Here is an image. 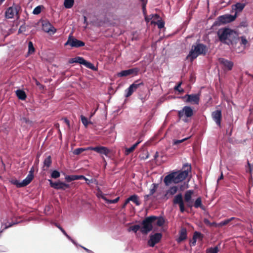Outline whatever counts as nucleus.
Here are the masks:
<instances>
[{
	"instance_id": "f3484780",
	"label": "nucleus",
	"mask_w": 253,
	"mask_h": 253,
	"mask_svg": "<svg viewBox=\"0 0 253 253\" xmlns=\"http://www.w3.org/2000/svg\"><path fill=\"white\" fill-rule=\"evenodd\" d=\"M212 119L215 122L218 126H220L221 120L222 117L221 111L219 110H217L213 111L211 114Z\"/></svg>"
},
{
	"instance_id": "f257e3e1",
	"label": "nucleus",
	"mask_w": 253,
	"mask_h": 253,
	"mask_svg": "<svg viewBox=\"0 0 253 253\" xmlns=\"http://www.w3.org/2000/svg\"><path fill=\"white\" fill-rule=\"evenodd\" d=\"M193 193L194 191L192 190L186 191L184 193V201L183 199V197L181 193L178 194L174 196L173 200V203L174 205H178L181 212L183 213L186 210L184 206V201L186 203V207L190 208H192L193 207V199H192Z\"/></svg>"
},
{
	"instance_id": "f03ea898",
	"label": "nucleus",
	"mask_w": 253,
	"mask_h": 253,
	"mask_svg": "<svg viewBox=\"0 0 253 253\" xmlns=\"http://www.w3.org/2000/svg\"><path fill=\"white\" fill-rule=\"evenodd\" d=\"M217 35L221 42L228 45L236 43L238 39L236 32L229 28L219 29L217 32Z\"/></svg>"
},
{
	"instance_id": "0e129e2a",
	"label": "nucleus",
	"mask_w": 253,
	"mask_h": 253,
	"mask_svg": "<svg viewBox=\"0 0 253 253\" xmlns=\"http://www.w3.org/2000/svg\"><path fill=\"white\" fill-rule=\"evenodd\" d=\"M152 196V195H150V194H148V195H145V196H144V199H145L146 201L148 200V199L149 197L150 196Z\"/></svg>"
},
{
	"instance_id": "3c124183",
	"label": "nucleus",
	"mask_w": 253,
	"mask_h": 253,
	"mask_svg": "<svg viewBox=\"0 0 253 253\" xmlns=\"http://www.w3.org/2000/svg\"><path fill=\"white\" fill-rule=\"evenodd\" d=\"M21 121L22 123H25L26 124H31L30 121L28 118H27L26 117H22L21 119Z\"/></svg>"
},
{
	"instance_id": "7c9ffc66",
	"label": "nucleus",
	"mask_w": 253,
	"mask_h": 253,
	"mask_svg": "<svg viewBox=\"0 0 253 253\" xmlns=\"http://www.w3.org/2000/svg\"><path fill=\"white\" fill-rule=\"evenodd\" d=\"M74 3V0H65L64 5L66 8H71L73 6Z\"/></svg>"
},
{
	"instance_id": "c85d7f7f",
	"label": "nucleus",
	"mask_w": 253,
	"mask_h": 253,
	"mask_svg": "<svg viewBox=\"0 0 253 253\" xmlns=\"http://www.w3.org/2000/svg\"><path fill=\"white\" fill-rule=\"evenodd\" d=\"M129 201H132L137 206H139L140 205V202L138 200V198L137 195H133L130 196L128 198Z\"/></svg>"
},
{
	"instance_id": "393cba45",
	"label": "nucleus",
	"mask_w": 253,
	"mask_h": 253,
	"mask_svg": "<svg viewBox=\"0 0 253 253\" xmlns=\"http://www.w3.org/2000/svg\"><path fill=\"white\" fill-rule=\"evenodd\" d=\"M177 187L176 186L170 187L166 192V193L165 195V197L167 198V199H169V195H173L177 192Z\"/></svg>"
},
{
	"instance_id": "f704fd0d",
	"label": "nucleus",
	"mask_w": 253,
	"mask_h": 253,
	"mask_svg": "<svg viewBox=\"0 0 253 253\" xmlns=\"http://www.w3.org/2000/svg\"><path fill=\"white\" fill-rule=\"evenodd\" d=\"M51 162H52L51 157L49 156L44 159L43 162L44 165L46 166L47 168H49L51 165Z\"/></svg>"
},
{
	"instance_id": "49530a36",
	"label": "nucleus",
	"mask_w": 253,
	"mask_h": 253,
	"mask_svg": "<svg viewBox=\"0 0 253 253\" xmlns=\"http://www.w3.org/2000/svg\"><path fill=\"white\" fill-rule=\"evenodd\" d=\"M41 9H42V6L39 5L34 9L33 13L35 15L39 14L41 13Z\"/></svg>"
},
{
	"instance_id": "423d86ee",
	"label": "nucleus",
	"mask_w": 253,
	"mask_h": 253,
	"mask_svg": "<svg viewBox=\"0 0 253 253\" xmlns=\"http://www.w3.org/2000/svg\"><path fill=\"white\" fill-rule=\"evenodd\" d=\"M184 167H187V169L180 172H175V183H178L184 180L188 176V172L191 170V165L188 164H185Z\"/></svg>"
},
{
	"instance_id": "e433bc0d",
	"label": "nucleus",
	"mask_w": 253,
	"mask_h": 253,
	"mask_svg": "<svg viewBox=\"0 0 253 253\" xmlns=\"http://www.w3.org/2000/svg\"><path fill=\"white\" fill-rule=\"evenodd\" d=\"M35 48L34 47L33 42H28V53L32 54L35 52Z\"/></svg>"
},
{
	"instance_id": "aec40b11",
	"label": "nucleus",
	"mask_w": 253,
	"mask_h": 253,
	"mask_svg": "<svg viewBox=\"0 0 253 253\" xmlns=\"http://www.w3.org/2000/svg\"><path fill=\"white\" fill-rule=\"evenodd\" d=\"M51 224L54 225L56 227H57L62 233L63 234L70 240L75 245L78 246V244L76 242L73 240L69 235L67 234L65 230L58 224L55 222H51Z\"/></svg>"
},
{
	"instance_id": "4468645a",
	"label": "nucleus",
	"mask_w": 253,
	"mask_h": 253,
	"mask_svg": "<svg viewBox=\"0 0 253 253\" xmlns=\"http://www.w3.org/2000/svg\"><path fill=\"white\" fill-rule=\"evenodd\" d=\"M183 98H186V102L193 104H198L200 101L199 94H186Z\"/></svg>"
},
{
	"instance_id": "412c9836",
	"label": "nucleus",
	"mask_w": 253,
	"mask_h": 253,
	"mask_svg": "<svg viewBox=\"0 0 253 253\" xmlns=\"http://www.w3.org/2000/svg\"><path fill=\"white\" fill-rule=\"evenodd\" d=\"M219 61L228 70H231L232 69L233 66V63L232 61L222 58H219Z\"/></svg>"
},
{
	"instance_id": "ea45409f",
	"label": "nucleus",
	"mask_w": 253,
	"mask_h": 253,
	"mask_svg": "<svg viewBox=\"0 0 253 253\" xmlns=\"http://www.w3.org/2000/svg\"><path fill=\"white\" fill-rule=\"evenodd\" d=\"M218 252V247L210 248L207 250L206 253H217Z\"/></svg>"
},
{
	"instance_id": "cd10ccee",
	"label": "nucleus",
	"mask_w": 253,
	"mask_h": 253,
	"mask_svg": "<svg viewBox=\"0 0 253 253\" xmlns=\"http://www.w3.org/2000/svg\"><path fill=\"white\" fill-rule=\"evenodd\" d=\"M101 198L103 200H104L106 202V203H107L108 204H115V203H117L120 199V197H118L117 198H116V199H115L114 200H109L105 197V195H102Z\"/></svg>"
},
{
	"instance_id": "4c0bfd02",
	"label": "nucleus",
	"mask_w": 253,
	"mask_h": 253,
	"mask_svg": "<svg viewBox=\"0 0 253 253\" xmlns=\"http://www.w3.org/2000/svg\"><path fill=\"white\" fill-rule=\"evenodd\" d=\"M84 65L86 67L92 69L93 70H96V68L95 67L93 64L91 63L90 62H87L86 60H85Z\"/></svg>"
},
{
	"instance_id": "774afa93",
	"label": "nucleus",
	"mask_w": 253,
	"mask_h": 253,
	"mask_svg": "<svg viewBox=\"0 0 253 253\" xmlns=\"http://www.w3.org/2000/svg\"><path fill=\"white\" fill-rule=\"evenodd\" d=\"M222 178H223V174H222V172H221L220 176L219 177V178H218V179H217V182H218L219 180H220L222 179Z\"/></svg>"
},
{
	"instance_id": "864d4df0",
	"label": "nucleus",
	"mask_w": 253,
	"mask_h": 253,
	"mask_svg": "<svg viewBox=\"0 0 253 253\" xmlns=\"http://www.w3.org/2000/svg\"><path fill=\"white\" fill-rule=\"evenodd\" d=\"M247 165L249 168V171L250 173H253V163L251 164L249 162H248Z\"/></svg>"
},
{
	"instance_id": "20e7f679",
	"label": "nucleus",
	"mask_w": 253,
	"mask_h": 253,
	"mask_svg": "<svg viewBox=\"0 0 253 253\" xmlns=\"http://www.w3.org/2000/svg\"><path fill=\"white\" fill-rule=\"evenodd\" d=\"M34 168L32 167L29 171V173L26 177L22 181L15 179L13 180L12 183L15 185L17 187H22L28 185L33 180L34 178Z\"/></svg>"
},
{
	"instance_id": "09e8293b",
	"label": "nucleus",
	"mask_w": 253,
	"mask_h": 253,
	"mask_svg": "<svg viewBox=\"0 0 253 253\" xmlns=\"http://www.w3.org/2000/svg\"><path fill=\"white\" fill-rule=\"evenodd\" d=\"M52 209V206L51 205H47L45 206L44 208V212L46 214L49 215L51 213V210Z\"/></svg>"
},
{
	"instance_id": "c03bdc74",
	"label": "nucleus",
	"mask_w": 253,
	"mask_h": 253,
	"mask_svg": "<svg viewBox=\"0 0 253 253\" xmlns=\"http://www.w3.org/2000/svg\"><path fill=\"white\" fill-rule=\"evenodd\" d=\"M234 218V217H231L230 218L222 221L220 223H219L218 225L219 226L225 225L227 224L228 223H229Z\"/></svg>"
},
{
	"instance_id": "69168bd1",
	"label": "nucleus",
	"mask_w": 253,
	"mask_h": 253,
	"mask_svg": "<svg viewBox=\"0 0 253 253\" xmlns=\"http://www.w3.org/2000/svg\"><path fill=\"white\" fill-rule=\"evenodd\" d=\"M141 142V140H139L137 142H136L134 144H133V145L136 148L138 145V144Z\"/></svg>"
},
{
	"instance_id": "0eeeda50",
	"label": "nucleus",
	"mask_w": 253,
	"mask_h": 253,
	"mask_svg": "<svg viewBox=\"0 0 253 253\" xmlns=\"http://www.w3.org/2000/svg\"><path fill=\"white\" fill-rule=\"evenodd\" d=\"M69 45L72 47L78 48L83 46L85 45V43L82 41L79 40L74 38L72 34H70L68 37L67 41L65 43V45Z\"/></svg>"
},
{
	"instance_id": "2f4dec72",
	"label": "nucleus",
	"mask_w": 253,
	"mask_h": 253,
	"mask_svg": "<svg viewBox=\"0 0 253 253\" xmlns=\"http://www.w3.org/2000/svg\"><path fill=\"white\" fill-rule=\"evenodd\" d=\"M245 6H246V3L238 2V3H237L235 5V9L237 11L240 12V11H242V10L244 8Z\"/></svg>"
},
{
	"instance_id": "ddd939ff",
	"label": "nucleus",
	"mask_w": 253,
	"mask_h": 253,
	"mask_svg": "<svg viewBox=\"0 0 253 253\" xmlns=\"http://www.w3.org/2000/svg\"><path fill=\"white\" fill-rule=\"evenodd\" d=\"M42 30L46 33L49 34H54L56 32V29L48 21H43L42 22Z\"/></svg>"
},
{
	"instance_id": "338daca9",
	"label": "nucleus",
	"mask_w": 253,
	"mask_h": 253,
	"mask_svg": "<svg viewBox=\"0 0 253 253\" xmlns=\"http://www.w3.org/2000/svg\"><path fill=\"white\" fill-rule=\"evenodd\" d=\"M141 142V140H139L137 142H136L134 144H133V145L136 148L138 145V144Z\"/></svg>"
},
{
	"instance_id": "2eb2a0df",
	"label": "nucleus",
	"mask_w": 253,
	"mask_h": 253,
	"mask_svg": "<svg viewBox=\"0 0 253 253\" xmlns=\"http://www.w3.org/2000/svg\"><path fill=\"white\" fill-rule=\"evenodd\" d=\"M50 186L56 189L65 190L69 188L70 185L63 182H53L51 180H48Z\"/></svg>"
},
{
	"instance_id": "680f3d73",
	"label": "nucleus",
	"mask_w": 253,
	"mask_h": 253,
	"mask_svg": "<svg viewBox=\"0 0 253 253\" xmlns=\"http://www.w3.org/2000/svg\"><path fill=\"white\" fill-rule=\"evenodd\" d=\"M63 121L67 124L68 127H70V121L67 118L63 119Z\"/></svg>"
},
{
	"instance_id": "72a5a7b5",
	"label": "nucleus",
	"mask_w": 253,
	"mask_h": 253,
	"mask_svg": "<svg viewBox=\"0 0 253 253\" xmlns=\"http://www.w3.org/2000/svg\"><path fill=\"white\" fill-rule=\"evenodd\" d=\"M86 150H90L87 149V148H77V149H75L74 151H73V154L74 155H78L80 154L83 152L86 151Z\"/></svg>"
},
{
	"instance_id": "1a4fd4ad",
	"label": "nucleus",
	"mask_w": 253,
	"mask_h": 253,
	"mask_svg": "<svg viewBox=\"0 0 253 253\" xmlns=\"http://www.w3.org/2000/svg\"><path fill=\"white\" fill-rule=\"evenodd\" d=\"M5 16L6 18L11 19L15 17L19 18L18 9L16 6H12L9 7L5 12Z\"/></svg>"
},
{
	"instance_id": "9d476101",
	"label": "nucleus",
	"mask_w": 253,
	"mask_h": 253,
	"mask_svg": "<svg viewBox=\"0 0 253 253\" xmlns=\"http://www.w3.org/2000/svg\"><path fill=\"white\" fill-rule=\"evenodd\" d=\"M193 115V111L191 107L186 106H184L182 110L178 111V116L180 118L183 117L189 118Z\"/></svg>"
},
{
	"instance_id": "a19ab883",
	"label": "nucleus",
	"mask_w": 253,
	"mask_h": 253,
	"mask_svg": "<svg viewBox=\"0 0 253 253\" xmlns=\"http://www.w3.org/2000/svg\"><path fill=\"white\" fill-rule=\"evenodd\" d=\"M81 121H82V123L83 124V125L85 126V127H87V126H88V125L89 124V123H91L90 122L88 121L87 119V118L86 117H85L84 116L82 115L81 116Z\"/></svg>"
},
{
	"instance_id": "a211bd4d",
	"label": "nucleus",
	"mask_w": 253,
	"mask_h": 253,
	"mask_svg": "<svg viewBox=\"0 0 253 253\" xmlns=\"http://www.w3.org/2000/svg\"><path fill=\"white\" fill-rule=\"evenodd\" d=\"M174 175H175V172H173L166 176L164 179V182L166 186H169L172 183H175Z\"/></svg>"
},
{
	"instance_id": "b1692460",
	"label": "nucleus",
	"mask_w": 253,
	"mask_h": 253,
	"mask_svg": "<svg viewBox=\"0 0 253 253\" xmlns=\"http://www.w3.org/2000/svg\"><path fill=\"white\" fill-rule=\"evenodd\" d=\"M155 218L153 219V224H156L158 226H162L165 222V220L161 216H151Z\"/></svg>"
},
{
	"instance_id": "c756f323",
	"label": "nucleus",
	"mask_w": 253,
	"mask_h": 253,
	"mask_svg": "<svg viewBox=\"0 0 253 253\" xmlns=\"http://www.w3.org/2000/svg\"><path fill=\"white\" fill-rule=\"evenodd\" d=\"M159 186V184L157 183H153L150 188V195H153L156 191L158 187Z\"/></svg>"
},
{
	"instance_id": "473e14b6",
	"label": "nucleus",
	"mask_w": 253,
	"mask_h": 253,
	"mask_svg": "<svg viewBox=\"0 0 253 253\" xmlns=\"http://www.w3.org/2000/svg\"><path fill=\"white\" fill-rule=\"evenodd\" d=\"M193 206L195 208H201L202 206V200L200 197L198 198L196 201H195L194 203H193Z\"/></svg>"
},
{
	"instance_id": "4be33fe9",
	"label": "nucleus",
	"mask_w": 253,
	"mask_h": 253,
	"mask_svg": "<svg viewBox=\"0 0 253 253\" xmlns=\"http://www.w3.org/2000/svg\"><path fill=\"white\" fill-rule=\"evenodd\" d=\"M203 238L202 234L197 231L194 232L192 240L190 242L191 246H195L196 245L197 239L202 240Z\"/></svg>"
},
{
	"instance_id": "79ce46f5",
	"label": "nucleus",
	"mask_w": 253,
	"mask_h": 253,
	"mask_svg": "<svg viewBox=\"0 0 253 253\" xmlns=\"http://www.w3.org/2000/svg\"><path fill=\"white\" fill-rule=\"evenodd\" d=\"M141 227L139 225H135L129 227V230L132 231L134 233H136L139 229L140 230Z\"/></svg>"
},
{
	"instance_id": "37998d69",
	"label": "nucleus",
	"mask_w": 253,
	"mask_h": 253,
	"mask_svg": "<svg viewBox=\"0 0 253 253\" xmlns=\"http://www.w3.org/2000/svg\"><path fill=\"white\" fill-rule=\"evenodd\" d=\"M141 2L142 7V11L144 14L145 13L146 11V4L147 3V0H139Z\"/></svg>"
},
{
	"instance_id": "7ed1b4c3",
	"label": "nucleus",
	"mask_w": 253,
	"mask_h": 253,
	"mask_svg": "<svg viewBox=\"0 0 253 253\" xmlns=\"http://www.w3.org/2000/svg\"><path fill=\"white\" fill-rule=\"evenodd\" d=\"M207 47L202 43H197L192 46L187 58L193 61L200 55H205L207 52Z\"/></svg>"
},
{
	"instance_id": "4d7b16f0",
	"label": "nucleus",
	"mask_w": 253,
	"mask_h": 253,
	"mask_svg": "<svg viewBox=\"0 0 253 253\" xmlns=\"http://www.w3.org/2000/svg\"><path fill=\"white\" fill-rule=\"evenodd\" d=\"M18 223V222H12L11 223H6L5 228L6 229L8 227H10L14 224H17Z\"/></svg>"
},
{
	"instance_id": "603ef678",
	"label": "nucleus",
	"mask_w": 253,
	"mask_h": 253,
	"mask_svg": "<svg viewBox=\"0 0 253 253\" xmlns=\"http://www.w3.org/2000/svg\"><path fill=\"white\" fill-rule=\"evenodd\" d=\"M86 182L88 185L92 183H94L95 184H97L98 183L97 181L95 179H88L87 178V181H86Z\"/></svg>"
},
{
	"instance_id": "6e6d98bb",
	"label": "nucleus",
	"mask_w": 253,
	"mask_h": 253,
	"mask_svg": "<svg viewBox=\"0 0 253 253\" xmlns=\"http://www.w3.org/2000/svg\"><path fill=\"white\" fill-rule=\"evenodd\" d=\"M188 138L187 137V138H185L184 139H181V140H175L173 142V144L174 145H176V144H179L180 143H182L183 142H184L185 140H187Z\"/></svg>"
},
{
	"instance_id": "c9c22d12",
	"label": "nucleus",
	"mask_w": 253,
	"mask_h": 253,
	"mask_svg": "<svg viewBox=\"0 0 253 253\" xmlns=\"http://www.w3.org/2000/svg\"><path fill=\"white\" fill-rule=\"evenodd\" d=\"M240 39L241 40V44L243 45L245 48L249 44L248 41L245 36H241Z\"/></svg>"
},
{
	"instance_id": "9b49d317",
	"label": "nucleus",
	"mask_w": 253,
	"mask_h": 253,
	"mask_svg": "<svg viewBox=\"0 0 253 253\" xmlns=\"http://www.w3.org/2000/svg\"><path fill=\"white\" fill-rule=\"evenodd\" d=\"M139 81H135L134 83L131 84L129 87H128L127 89L125 90V96L126 97H128L130 96L133 92H134L138 88V87L143 84L142 82L138 83Z\"/></svg>"
},
{
	"instance_id": "052dcab7",
	"label": "nucleus",
	"mask_w": 253,
	"mask_h": 253,
	"mask_svg": "<svg viewBox=\"0 0 253 253\" xmlns=\"http://www.w3.org/2000/svg\"><path fill=\"white\" fill-rule=\"evenodd\" d=\"M81 248H82L83 249H84L87 253H94L92 251L83 247V246H80Z\"/></svg>"
},
{
	"instance_id": "6e6552de",
	"label": "nucleus",
	"mask_w": 253,
	"mask_h": 253,
	"mask_svg": "<svg viewBox=\"0 0 253 253\" xmlns=\"http://www.w3.org/2000/svg\"><path fill=\"white\" fill-rule=\"evenodd\" d=\"M236 17V15L226 14L220 16L218 17L217 21L215 22L214 25H221L232 22L235 19Z\"/></svg>"
},
{
	"instance_id": "39448f33",
	"label": "nucleus",
	"mask_w": 253,
	"mask_h": 253,
	"mask_svg": "<svg viewBox=\"0 0 253 253\" xmlns=\"http://www.w3.org/2000/svg\"><path fill=\"white\" fill-rule=\"evenodd\" d=\"M155 218L152 216L146 217L142 223L140 231L142 234H146L152 230L153 219Z\"/></svg>"
},
{
	"instance_id": "bf43d9fd",
	"label": "nucleus",
	"mask_w": 253,
	"mask_h": 253,
	"mask_svg": "<svg viewBox=\"0 0 253 253\" xmlns=\"http://www.w3.org/2000/svg\"><path fill=\"white\" fill-rule=\"evenodd\" d=\"M204 222L206 225H209L210 226H212L211 223L209 221V219L207 218L204 219Z\"/></svg>"
},
{
	"instance_id": "6ab92c4d",
	"label": "nucleus",
	"mask_w": 253,
	"mask_h": 253,
	"mask_svg": "<svg viewBox=\"0 0 253 253\" xmlns=\"http://www.w3.org/2000/svg\"><path fill=\"white\" fill-rule=\"evenodd\" d=\"M138 70L137 69H130L128 70H123L118 73V76L119 77H126L132 75L133 73H136Z\"/></svg>"
},
{
	"instance_id": "dca6fc26",
	"label": "nucleus",
	"mask_w": 253,
	"mask_h": 253,
	"mask_svg": "<svg viewBox=\"0 0 253 253\" xmlns=\"http://www.w3.org/2000/svg\"><path fill=\"white\" fill-rule=\"evenodd\" d=\"M87 149L93 150L100 154H104L107 156L110 152L109 150L106 147L98 146V147H88Z\"/></svg>"
},
{
	"instance_id": "5fc2aeb1",
	"label": "nucleus",
	"mask_w": 253,
	"mask_h": 253,
	"mask_svg": "<svg viewBox=\"0 0 253 253\" xmlns=\"http://www.w3.org/2000/svg\"><path fill=\"white\" fill-rule=\"evenodd\" d=\"M181 84V83H179L177 85H176L174 87V89L178 90L179 92H183L184 90L183 89H180Z\"/></svg>"
},
{
	"instance_id": "de8ad7c7",
	"label": "nucleus",
	"mask_w": 253,
	"mask_h": 253,
	"mask_svg": "<svg viewBox=\"0 0 253 253\" xmlns=\"http://www.w3.org/2000/svg\"><path fill=\"white\" fill-rule=\"evenodd\" d=\"M135 149V147L133 145L130 148H126L125 151V155H128L130 153L133 152Z\"/></svg>"
},
{
	"instance_id": "5701e85b",
	"label": "nucleus",
	"mask_w": 253,
	"mask_h": 253,
	"mask_svg": "<svg viewBox=\"0 0 253 253\" xmlns=\"http://www.w3.org/2000/svg\"><path fill=\"white\" fill-rule=\"evenodd\" d=\"M187 238V231L185 228H182L179 231V237L176 239L178 243H180Z\"/></svg>"
},
{
	"instance_id": "f8f14e48",
	"label": "nucleus",
	"mask_w": 253,
	"mask_h": 253,
	"mask_svg": "<svg viewBox=\"0 0 253 253\" xmlns=\"http://www.w3.org/2000/svg\"><path fill=\"white\" fill-rule=\"evenodd\" d=\"M162 237V235L160 233H156L150 236V239L148 241L149 246L153 247L156 244L158 243Z\"/></svg>"
},
{
	"instance_id": "8fccbe9b",
	"label": "nucleus",
	"mask_w": 253,
	"mask_h": 253,
	"mask_svg": "<svg viewBox=\"0 0 253 253\" xmlns=\"http://www.w3.org/2000/svg\"><path fill=\"white\" fill-rule=\"evenodd\" d=\"M157 25L159 29L163 28L165 26V23L162 20H158Z\"/></svg>"
},
{
	"instance_id": "58836bf2",
	"label": "nucleus",
	"mask_w": 253,
	"mask_h": 253,
	"mask_svg": "<svg viewBox=\"0 0 253 253\" xmlns=\"http://www.w3.org/2000/svg\"><path fill=\"white\" fill-rule=\"evenodd\" d=\"M65 179L67 182L77 180V175H66Z\"/></svg>"
},
{
	"instance_id": "bb28decb",
	"label": "nucleus",
	"mask_w": 253,
	"mask_h": 253,
	"mask_svg": "<svg viewBox=\"0 0 253 253\" xmlns=\"http://www.w3.org/2000/svg\"><path fill=\"white\" fill-rule=\"evenodd\" d=\"M85 60L82 57H76L74 58H72L69 60L70 63H78L84 65Z\"/></svg>"
},
{
	"instance_id": "a878e982",
	"label": "nucleus",
	"mask_w": 253,
	"mask_h": 253,
	"mask_svg": "<svg viewBox=\"0 0 253 253\" xmlns=\"http://www.w3.org/2000/svg\"><path fill=\"white\" fill-rule=\"evenodd\" d=\"M17 97L20 100H24L27 97L25 92L22 89H17L15 91Z\"/></svg>"
},
{
	"instance_id": "13d9d810",
	"label": "nucleus",
	"mask_w": 253,
	"mask_h": 253,
	"mask_svg": "<svg viewBox=\"0 0 253 253\" xmlns=\"http://www.w3.org/2000/svg\"><path fill=\"white\" fill-rule=\"evenodd\" d=\"M77 180L78 179H84L85 181H87V178H86L84 176L82 175H77Z\"/></svg>"
},
{
	"instance_id": "a18cd8bd",
	"label": "nucleus",
	"mask_w": 253,
	"mask_h": 253,
	"mask_svg": "<svg viewBox=\"0 0 253 253\" xmlns=\"http://www.w3.org/2000/svg\"><path fill=\"white\" fill-rule=\"evenodd\" d=\"M60 175V172L56 170H54L51 173V177L55 179L59 177Z\"/></svg>"
},
{
	"instance_id": "e2e57ef3",
	"label": "nucleus",
	"mask_w": 253,
	"mask_h": 253,
	"mask_svg": "<svg viewBox=\"0 0 253 253\" xmlns=\"http://www.w3.org/2000/svg\"><path fill=\"white\" fill-rule=\"evenodd\" d=\"M129 200L128 199V198L126 200V201H125V203L124 204V205H123L122 206V208H125L126 206V205L129 203Z\"/></svg>"
}]
</instances>
